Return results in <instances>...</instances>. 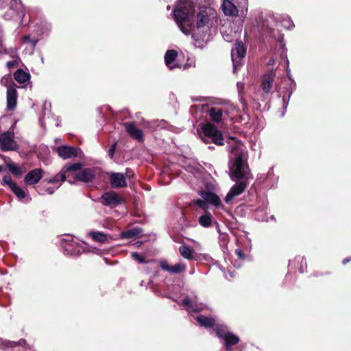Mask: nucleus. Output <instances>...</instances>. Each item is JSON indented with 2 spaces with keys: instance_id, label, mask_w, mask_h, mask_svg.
<instances>
[{
  "instance_id": "obj_1",
  "label": "nucleus",
  "mask_w": 351,
  "mask_h": 351,
  "mask_svg": "<svg viewBox=\"0 0 351 351\" xmlns=\"http://www.w3.org/2000/svg\"><path fill=\"white\" fill-rule=\"evenodd\" d=\"M232 154H235L234 160L230 159L229 162L230 176L232 180H239L228 193L225 197L226 204H230L236 196L241 194V152H237V147L232 148Z\"/></svg>"
},
{
  "instance_id": "obj_2",
  "label": "nucleus",
  "mask_w": 351,
  "mask_h": 351,
  "mask_svg": "<svg viewBox=\"0 0 351 351\" xmlns=\"http://www.w3.org/2000/svg\"><path fill=\"white\" fill-rule=\"evenodd\" d=\"M199 127L201 130L199 136L204 143H213L218 146L223 145L224 138L223 134L217 129L216 125L207 122L206 123H200Z\"/></svg>"
},
{
  "instance_id": "obj_3",
  "label": "nucleus",
  "mask_w": 351,
  "mask_h": 351,
  "mask_svg": "<svg viewBox=\"0 0 351 351\" xmlns=\"http://www.w3.org/2000/svg\"><path fill=\"white\" fill-rule=\"evenodd\" d=\"M198 194L202 199H198L194 201V204L203 210L208 209V204L219 208L221 206V202L219 197L215 193L206 190H200Z\"/></svg>"
},
{
  "instance_id": "obj_4",
  "label": "nucleus",
  "mask_w": 351,
  "mask_h": 351,
  "mask_svg": "<svg viewBox=\"0 0 351 351\" xmlns=\"http://www.w3.org/2000/svg\"><path fill=\"white\" fill-rule=\"evenodd\" d=\"M190 9L185 5H180L173 11L174 18L181 31L186 35L191 33V24L189 25V27H184V23H190Z\"/></svg>"
},
{
  "instance_id": "obj_5",
  "label": "nucleus",
  "mask_w": 351,
  "mask_h": 351,
  "mask_svg": "<svg viewBox=\"0 0 351 351\" xmlns=\"http://www.w3.org/2000/svg\"><path fill=\"white\" fill-rule=\"evenodd\" d=\"M82 167V165L80 162L73 163L69 165H65L62 167L61 171L57 173L55 176L47 178L44 180V182H47L49 184H56L59 182H64L66 178H69V175H66L71 172H75L80 170Z\"/></svg>"
},
{
  "instance_id": "obj_6",
  "label": "nucleus",
  "mask_w": 351,
  "mask_h": 351,
  "mask_svg": "<svg viewBox=\"0 0 351 351\" xmlns=\"http://www.w3.org/2000/svg\"><path fill=\"white\" fill-rule=\"evenodd\" d=\"M99 199L101 204L111 208H115L125 202L123 197L114 191L104 192Z\"/></svg>"
},
{
  "instance_id": "obj_7",
  "label": "nucleus",
  "mask_w": 351,
  "mask_h": 351,
  "mask_svg": "<svg viewBox=\"0 0 351 351\" xmlns=\"http://www.w3.org/2000/svg\"><path fill=\"white\" fill-rule=\"evenodd\" d=\"M14 134L10 132H5L0 134V147L1 151H14L18 148L16 143L13 139Z\"/></svg>"
},
{
  "instance_id": "obj_8",
  "label": "nucleus",
  "mask_w": 351,
  "mask_h": 351,
  "mask_svg": "<svg viewBox=\"0 0 351 351\" xmlns=\"http://www.w3.org/2000/svg\"><path fill=\"white\" fill-rule=\"evenodd\" d=\"M23 5L21 0H11L9 9L3 14L5 20H12L20 17L23 13Z\"/></svg>"
},
{
  "instance_id": "obj_9",
  "label": "nucleus",
  "mask_w": 351,
  "mask_h": 351,
  "mask_svg": "<svg viewBox=\"0 0 351 351\" xmlns=\"http://www.w3.org/2000/svg\"><path fill=\"white\" fill-rule=\"evenodd\" d=\"M232 60L233 62V71L239 72L241 64V41L237 39L235 47L231 51Z\"/></svg>"
},
{
  "instance_id": "obj_10",
  "label": "nucleus",
  "mask_w": 351,
  "mask_h": 351,
  "mask_svg": "<svg viewBox=\"0 0 351 351\" xmlns=\"http://www.w3.org/2000/svg\"><path fill=\"white\" fill-rule=\"evenodd\" d=\"M127 133L135 140L143 143L144 141V135L143 130L137 128L134 122H125L123 124Z\"/></svg>"
},
{
  "instance_id": "obj_11",
  "label": "nucleus",
  "mask_w": 351,
  "mask_h": 351,
  "mask_svg": "<svg viewBox=\"0 0 351 351\" xmlns=\"http://www.w3.org/2000/svg\"><path fill=\"white\" fill-rule=\"evenodd\" d=\"M276 73L273 70L267 71L262 77L261 87L264 93L268 94L273 88Z\"/></svg>"
},
{
  "instance_id": "obj_12",
  "label": "nucleus",
  "mask_w": 351,
  "mask_h": 351,
  "mask_svg": "<svg viewBox=\"0 0 351 351\" xmlns=\"http://www.w3.org/2000/svg\"><path fill=\"white\" fill-rule=\"evenodd\" d=\"M109 182L111 187L114 189L127 186L125 177L122 173L112 172L110 174Z\"/></svg>"
},
{
  "instance_id": "obj_13",
  "label": "nucleus",
  "mask_w": 351,
  "mask_h": 351,
  "mask_svg": "<svg viewBox=\"0 0 351 351\" xmlns=\"http://www.w3.org/2000/svg\"><path fill=\"white\" fill-rule=\"evenodd\" d=\"M79 149L72 146L62 145L57 147L56 152L58 155L63 158H73L78 155Z\"/></svg>"
},
{
  "instance_id": "obj_14",
  "label": "nucleus",
  "mask_w": 351,
  "mask_h": 351,
  "mask_svg": "<svg viewBox=\"0 0 351 351\" xmlns=\"http://www.w3.org/2000/svg\"><path fill=\"white\" fill-rule=\"evenodd\" d=\"M43 170L36 168L29 171L24 178V182L27 185L37 184L43 178Z\"/></svg>"
},
{
  "instance_id": "obj_15",
  "label": "nucleus",
  "mask_w": 351,
  "mask_h": 351,
  "mask_svg": "<svg viewBox=\"0 0 351 351\" xmlns=\"http://www.w3.org/2000/svg\"><path fill=\"white\" fill-rule=\"evenodd\" d=\"M18 93L16 88L14 86H9L7 89V108L8 110H14L17 104Z\"/></svg>"
},
{
  "instance_id": "obj_16",
  "label": "nucleus",
  "mask_w": 351,
  "mask_h": 351,
  "mask_svg": "<svg viewBox=\"0 0 351 351\" xmlns=\"http://www.w3.org/2000/svg\"><path fill=\"white\" fill-rule=\"evenodd\" d=\"M160 266L162 269L167 271L171 274H180L186 270V265L179 263L174 266L170 265L167 261H162Z\"/></svg>"
},
{
  "instance_id": "obj_17",
  "label": "nucleus",
  "mask_w": 351,
  "mask_h": 351,
  "mask_svg": "<svg viewBox=\"0 0 351 351\" xmlns=\"http://www.w3.org/2000/svg\"><path fill=\"white\" fill-rule=\"evenodd\" d=\"M221 9L226 16H236L239 14L238 8L230 0H224L223 1Z\"/></svg>"
},
{
  "instance_id": "obj_18",
  "label": "nucleus",
  "mask_w": 351,
  "mask_h": 351,
  "mask_svg": "<svg viewBox=\"0 0 351 351\" xmlns=\"http://www.w3.org/2000/svg\"><path fill=\"white\" fill-rule=\"evenodd\" d=\"M243 205H247L250 207L256 206L258 202V195L256 188L251 186L247 192V195L244 196Z\"/></svg>"
},
{
  "instance_id": "obj_19",
  "label": "nucleus",
  "mask_w": 351,
  "mask_h": 351,
  "mask_svg": "<svg viewBox=\"0 0 351 351\" xmlns=\"http://www.w3.org/2000/svg\"><path fill=\"white\" fill-rule=\"evenodd\" d=\"M95 178L93 170L90 168H86L79 173H76L74 179L84 182H91Z\"/></svg>"
},
{
  "instance_id": "obj_20",
  "label": "nucleus",
  "mask_w": 351,
  "mask_h": 351,
  "mask_svg": "<svg viewBox=\"0 0 351 351\" xmlns=\"http://www.w3.org/2000/svg\"><path fill=\"white\" fill-rule=\"evenodd\" d=\"M243 192L245 188L248 184L247 180L249 179H253L248 164L246 162L245 154L243 152Z\"/></svg>"
},
{
  "instance_id": "obj_21",
  "label": "nucleus",
  "mask_w": 351,
  "mask_h": 351,
  "mask_svg": "<svg viewBox=\"0 0 351 351\" xmlns=\"http://www.w3.org/2000/svg\"><path fill=\"white\" fill-rule=\"evenodd\" d=\"M178 51L174 49L167 50L165 55V62L166 65L170 69H173L175 67H179L178 65L171 66V64L176 60L178 57Z\"/></svg>"
},
{
  "instance_id": "obj_22",
  "label": "nucleus",
  "mask_w": 351,
  "mask_h": 351,
  "mask_svg": "<svg viewBox=\"0 0 351 351\" xmlns=\"http://www.w3.org/2000/svg\"><path fill=\"white\" fill-rule=\"evenodd\" d=\"M210 119L215 123H220L222 120L223 110L221 108L212 107L207 111Z\"/></svg>"
},
{
  "instance_id": "obj_23",
  "label": "nucleus",
  "mask_w": 351,
  "mask_h": 351,
  "mask_svg": "<svg viewBox=\"0 0 351 351\" xmlns=\"http://www.w3.org/2000/svg\"><path fill=\"white\" fill-rule=\"evenodd\" d=\"M224 343L226 350L227 351H232V347L236 344H237L240 339L238 336L230 332L224 339Z\"/></svg>"
},
{
  "instance_id": "obj_24",
  "label": "nucleus",
  "mask_w": 351,
  "mask_h": 351,
  "mask_svg": "<svg viewBox=\"0 0 351 351\" xmlns=\"http://www.w3.org/2000/svg\"><path fill=\"white\" fill-rule=\"evenodd\" d=\"M209 16L206 10H201L197 15V27L201 28L209 23Z\"/></svg>"
},
{
  "instance_id": "obj_25",
  "label": "nucleus",
  "mask_w": 351,
  "mask_h": 351,
  "mask_svg": "<svg viewBox=\"0 0 351 351\" xmlns=\"http://www.w3.org/2000/svg\"><path fill=\"white\" fill-rule=\"evenodd\" d=\"M14 78L18 83L24 84L30 79V74L19 69L14 72Z\"/></svg>"
},
{
  "instance_id": "obj_26",
  "label": "nucleus",
  "mask_w": 351,
  "mask_h": 351,
  "mask_svg": "<svg viewBox=\"0 0 351 351\" xmlns=\"http://www.w3.org/2000/svg\"><path fill=\"white\" fill-rule=\"evenodd\" d=\"M204 211V213L199 217L198 221L202 226L208 228L211 226L213 221V216L208 211V210Z\"/></svg>"
},
{
  "instance_id": "obj_27",
  "label": "nucleus",
  "mask_w": 351,
  "mask_h": 351,
  "mask_svg": "<svg viewBox=\"0 0 351 351\" xmlns=\"http://www.w3.org/2000/svg\"><path fill=\"white\" fill-rule=\"evenodd\" d=\"M142 233V230L139 228H134L121 233V237L123 239H133L138 237Z\"/></svg>"
},
{
  "instance_id": "obj_28",
  "label": "nucleus",
  "mask_w": 351,
  "mask_h": 351,
  "mask_svg": "<svg viewBox=\"0 0 351 351\" xmlns=\"http://www.w3.org/2000/svg\"><path fill=\"white\" fill-rule=\"evenodd\" d=\"M196 320L200 326L206 328L213 327L215 325V320L212 317L200 315L196 318Z\"/></svg>"
},
{
  "instance_id": "obj_29",
  "label": "nucleus",
  "mask_w": 351,
  "mask_h": 351,
  "mask_svg": "<svg viewBox=\"0 0 351 351\" xmlns=\"http://www.w3.org/2000/svg\"><path fill=\"white\" fill-rule=\"evenodd\" d=\"M179 252L183 258L188 260L194 259V251L190 247L186 245H181L179 247Z\"/></svg>"
},
{
  "instance_id": "obj_30",
  "label": "nucleus",
  "mask_w": 351,
  "mask_h": 351,
  "mask_svg": "<svg viewBox=\"0 0 351 351\" xmlns=\"http://www.w3.org/2000/svg\"><path fill=\"white\" fill-rule=\"evenodd\" d=\"M89 236L93 241L101 243H104L107 241V235L101 232L91 231L89 232Z\"/></svg>"
},
{
  "instance_id": "obj_31",
  "label": "nucleus",
  "mask_w": 351,
  "mask_h": 351,
  "mask_svg": "<svg viewBox=\"0 0 351 351\" xmlns=\"http://www.w3.org/2000/svg\"><path fill=\"white\" fill-rule=\"evenodd\" d=\"M6 167L16 177H19L23 173L22 168L21 167L16 166L13 162L8 163L6 165Z\"/></svg>"
},
{
  "instance_id": "obj_32",
  "label": "nucleus",
  "mask_w": 351,
  "mask_h": 351,
  "mask_svg": "<svg viewBox=\"0 0 351 351\" xmlns=\"http://www.w3.org/2000/svg\"><path fill=\"white\" fill-rule=\"evenodd\" d=\"M243 233H244V234H243V255H242V257H243V260H244L245 258L244 250L247 252H250L252 248V245L250 243H251L250 239H248L247 238V233L244 231H243Z\"/></svg>"
},
{
  "instance_id": "obj_33",
  "label": "nucleus",
  "mask_w": 351,
  "mask_h": 351,
  "mask_svg": "<svg viewBox=\"0 0 351 351\" xmlns=\"http://www.w3.org/2000/svg\"><path fill=\"white\" fill-rule=\"evenodd\" d=\"M11 191L16 195L19 199L25 198L26 196V193L23 191L21 187H19L16 183L10 186Z\"/></svg>"
},
{
  "instance_id": "obj_34",
  "label": "nucleus",
  "mask_w": 351,
  "mask_h": 351,
  "mask_svg": "<svg viewBox=\"0 0 351 351\" xmlns=\"http://www.w3.org/2000/svg\"><path fill=\"white\" fill-rule=\"evenodd\" d=\"M214 330L217 336L223 339L230 333L226 327L219 325L216 326Z\"/></svg>"
},
{
  "instance_id": "obj_35",
  "label": "nucleus",
  "mask_w": 351,
  "mask_h": 351,
  "mask_svg": "<svg viewBox=\"0 0 351 351\" xmlns=\"http://www.w3.org/2000/svg\"><path fill=\"white\" fill-rule=\"evenodd\" d=\"M1 84L6 86L7 89L8 88L9 86H10V87L14 86V88L16 87V84L13 82L12 78L10 75H4L1 79Z\"/></svg>"
},
{
  "instance_id": "obj_36",
  "label": "nucleus",
  "mask_w": 351,
  "mask_h": 351,
  "mask_svg": "<svg viewBox=\"0 0 351 351\" xmlns=\"http://www.w3.org/2000/svg\"><path fill=\"white\" fill-rule=\"evenodd\" d=\"M44 180L41 182V184L38 186V191L39 193L44 195L45 193H47L49 195H52L55 191V188L53 187H46L44 184Z\"/></svg>"
},
{
  "instance_id": "obj_37",
  "label": "nucleus",
  "mask_w": 351,
  "mask_h": 351,
  "mask_svg": "<svg viewBox=\"0 0 351 351\" xmlns=\"http://www.w3.org/2000/svg\"><path fill=\"white\" fill-rule=\"evenodd\" d=\"M22 42L23 43H29L34 48L38 43V39L31 38L29 35H24L22 37Z\"/></svg>"
},
{
  "instance_id": "obj_38",
  "label": "nucleus",
  "mask_w": 351,
  "mask_h": 351,
  "mask_svg": "<svg viewBox=\"0 0 351 351\" xmlns=\"http://www.w3.org/2000/svg\"><path fill=\"white\" fill-rule=\"evenodd\" d=\"M1 183L2 185H8L9 188H10V186L14 184L16 182L12 180V178L10 174H6L2 178Z\"/></svg>"
},
{
  "instance_id": "obj_39",
  "label": "nucleus",
  "mask_w": 351,
  "mask_h": 351,
  "mask_svg": "<svg viewBox=\"0 0 351 351\" xmlns=\"http://www.w3.org/2000/svg\"><path fill=\"white\" fill-rule=\"evenodd\" d=\"M132 257L141 263H145V258L141 255L138 252H134L132 253Z\"/></svg>"
},
{
  "instance_id": "obj_40",
  "label": "nucleus",
  "mask_w": 351,
  "mask_h": 351,
  "mask_svg": "<svg viewBox=\"0 0 351 351\" xmlns=\"http://www.w3.org/2000/svg\"><path fill=\"white\" fill-rule=\"evenodd\" d=\"M182 304H183V305H184L186 306L191 308L193 311H195L193 308L194 304H193V301L191 300V298H189V297H186L182 300Z\"/></svg>"
},
{
  "instance_id": "obj_41",
  "label": "nucleus",
  "mask_w": 351,
  "mask_h": 351,
  "mask_svg": "<svg viewBox=\"0 0 351 351\" xmlns=\"http://www.w3.org/2000/svg\"><path fill=\"white\" fill-rule=\"evenodd\" d=\"M117 141H116L114 143H113L110 147L108 149V156L110 158H112L113 156H114V152H115V150H116V147H117Z\"/></svg>"
},
{
  "instance_id": "obj_42",
  "label": "nucleus",
  "mask_w": 351,
  "mask_h": 351,
  "mask_svg": "<svg viewBox=\"0 0 351 351\" xmlns=\"http://www.w3.org/2000/svg\"><path fill=\"white\" fill-rule=\"evenodd\" d=\"M124 176L125 178H131L134 177V173L132 169L126 168Z\"/></svg>"
},
{
  "instance_id": "obj_43",
  "label": "nucleus",
  "mask_w": 351,
  "mask_h": 351,
  "mask_svg": "<svg viewBox=\"0 0 351 351\" xmlns=\"http://www.w3.org/2000/svg\"><path fill=\"white\" fill-rule=\"evenodd\" d=\"M18 65V61L17 60H12L7 62V67L9 69H11L14 68L15 66Z\"/></svg>"
},
{
  "instance_id": "obj_44",
  "label": "nucleus",
  "mask_w": 351,
  "mask_h": 351,
  "mask_svg": "<svg viewBox=\"0 0 351 351\" xmlns=\"http://www.w3.org/2000/svg\"><path fill=\"white\" fill-rule=\"evenodd\" d=\"M8 6V0H0V10Z\"/></svg>"
},
{
  "instance_id": "obj_45",
  "label": "nucleus",
  "mask_w": 351,
  "mask_h": 351,
  "mask_svg": "<svg viewBox=\"0 0 351 351\" xmlns=\"http://www.w3.org/2000/svg\"><path fill=\"white\" fill-rule=\"evenodd\" d=\"M237 88H238V95L239 97H241V85L239 82H237Z\"/></svg>"
},
{
  "instance_id": "obj_46",
  "label": "nucleus",
  "mask_w": 351,
  "mask_h": 351,
  "mask_svg": "<svg viewBox=\"0 0 351 351\" xmlns=\"http://www.w3.org/2000/svg\"><path fill=\"white\" fill-rule=\"evenodd\" d=\"M235 253L239 258H241V248L236 249Z\"/></svg>"
},
{
  "instance_id": "obj_47",
  "label": "nucleus",
  "mask_w": 351,
  "mask_h": 351,
  "mask_svg": "<svg viewBox=\"0 0 351 351\" xmlns=\"http://www.w3.org/2000/svg\"><path fill=\"white\" fill-rule=\"evenodd\" d=\"M350 261H351V257H347L342 261V263L343 265H346L347 263H349Z\"/></svg>"
},
{
  "instance_id": "obj_48",
  "label": "nucleus",
  "mask_w": 351,
  "mask_h": 351,
  "mask_svg": "<svg viewBox=\"0 0 351 351\" xmlns=\"http://www.w3.org/2000/svg\"><path fill=\"white\" fill-rule=\"evenodd\" d=\"M324 275V273H319L318 271L314 272L313 274V276H315V277L322 276Z\"/></svg>"
},
{
  "instance_id": "obj_49",
  "label": "nucleus",
  "mask_w": 351,
  "mask_h": 351,
  "mask_svg": "<svg viewBox=\"0 0 351 351\" xmlns=\"http://www.w3.org/2000/svg\"><path fill=\"white\" fill-rule=\"evenodd\" d=\"M242 51H243V58H244L246 54V51H247V48L244 46V45H243Z\"/></svg>"
},
{
  "instance_id": "obj_50",
  "label": "nucleus",
  "mask_w": 351,
  "mask_h": 351,
  "mask_svg": "<svg viewBox=\"0 0 351 351\" xmlns=\"http://www.w3.org/2000/svg\"><path fill=\"white\" fill-rule=\"evenodd\" d=\"M245 105H246L245 102H244V101L243 100V108H242L243 112L245 111Z\"/></svg>"
},
{
  "instance_id": "obj_51",
  "label": "nucleus",
  "mask_w": 351,
  "mask_h": 351,
  "mask_svg": "<svg viewBox=\"0 0 351 351\" xmlns=\"http://www.w3.org/2000/svg\"><path fill=\"white\" fill-rule=\"evenodd\" d=\"M0 49H3V40L1 38H0Z\"/></svg>"
},
{
  "instance_id": "obj_52",
  "label": "nucleus",
  "mask_w": 351,
  "mask_h": 351,
  "mask_svg": "<svg viewBox=\"0 0 351 351\" xmlns=\"http://www.w3.org/2000/svg\"><path fill=\"white\" fill-rule=\"evenodd\" d=\"M3 49V51H0V54H1V53H6V52H7L6 49Z\"/></svg>"
},
{
  "instance_id": "obj_53",
  "label": "nucleus",
  "mask_w": 351,
  "mask_h": 351,
  "mask_svg": "<svg viewBox=\"0 0 351 351\" xmlns=\"http://www.w3.org/2000/svg\"><path fill=\"white\" fill-rule=\"evenodd\" d=\"M3 166L0 165V173L3 171Z\"/></svg>"
},
{
  "instance_id": "obj_54",
  "label": "nucleus",
  "mask_w": 351,
  "mask_h": 351,
  "mask_svg": "<svg viewBox=\"0 0 351 351\" xmlns=\"http://www.w3.org/2000/svg\"><path fill=\"white\" fill-rule=\"evenodd\" d=\"M68 182H69L70 184H73V183H74V182H73V181H71V180H68Z\"/></svg>"
},
{
  "instance_id": "obj_55",
  "label": "nucleus",
  "mask_w": 351,
  "mask_h": 351,
  "mask_svg": "<svg viewBox=\"0 0 351 351\" xmlns=\"http://www.w3.org/2000/svg\"><path fill=\"white\" fill-rule=\"evenodd\" d=\"M282 99H283L284 101H285V100H286V95H283Z\"/></svg>"
},
{
  "instance_id": "obj_56",
  "label": "nucleus",
  "mask_w": 351,
  "mask_h": 351,
  "mask_svg": "<svg viewBox=\"0 0 351 351\" xmlns=\"http://www.w3.org/2000/svg\"><path fill=\"white\" fill-rule=\"evenodd\" d=\"M259 210H260L259 208L255 210V211H256V213H257Z\"/></svg>"
},
{
  "instance_id": "obj_57",
  "label": "nucleus",
  "mask_w": 351,
  "mask_h": 351,
  "mask_svg": "<svg viewBox=\"0 0 351 351\" xmlns=\"http://www.w3.org/2000/svg\"><path fill=\"white\" fill-rule=\"evenodd\" d=\"M291 95V93H289L288 97H290V95Z\"/></svg>"
}]
</instances>
